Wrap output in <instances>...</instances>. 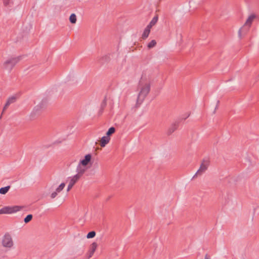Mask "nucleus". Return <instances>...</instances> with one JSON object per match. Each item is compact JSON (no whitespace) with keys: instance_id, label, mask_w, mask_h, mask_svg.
I'll use <instances>...</instances> for the list:
<instances>
[{"instance_id":"nucleus-1","label":"nucleus","mask_w":259,"mask_h":259,"mask_svg":"<svg viewBox=\"0 0 259 259\" xmlns=\"http://www.w3.org/2000/svg\"><path fill=\"white\" fill-rule=\"evenodd\" d=\"M139 89L140 90L137 102L141 104L149 94L150 90V79L146 75H142L139 81Z\"/></svg>"},{"instance_id":"nucleus-2","label":"nucleus","mask_w":259,"mask_h":259,"mask_svg":"<svg viewBox=\"0 0 259 259\" xmlns=\"http://www.w3.org/2000/svg\"><path fill=\"white\" fill-rule=\"evenodd\" d=\"M257 16L254 14H250L247 18L244 25L238 31V36L241 38L249 30L253 22L257 18Z\"/></svg>"},{"instance_id":"nucleus-3","label":"nucleus","mask_w":259,"mask_h":259,"mask_svg":"<svg viewBox=\"0 0 259 259\" xmlns=\"http://www.w3.org/2000/svg\"><path fill=\"white\" fill-rule=\"evenodd\" d=\"M21 56H12L7 58L2 64V68L8 72H10L15 66L20 61Z\"/></svg>"},{"instance_id":"nucleus-4","label":"nucleus","mask_w":259,"mask_h":259,"mask_svg":"<svg viewBox=\"0 0 259 259\" xmlns=\"http://www.w3.org/2000/svg\"><path fill=\"white\" fill-rule=\"evenodd\" d=\"M2 244L4 247L8 249H10L13 246L14 242L10 234L6 233L4 235L2 240Z\"/></svg>"},{"instance_id":"nucleus-5","label":"nucleus","mask_w":259,"mask_h":259,"mask_svg":"<svg viewBox=\"0 0 259 259\" xmlns=\"http://www.w3.org/2000/svg\"><path fill=\"white\" fill-rule=\"evenodd\" d=\"M23 208V206L18 205L6 206L0 209V214H11L15 213L21 210Z\"/></svg>"},{"instance_id":"nucleus-6","label":"nucleus","mask_w":259,"mask_h":259,"mask_svg":"<svg viewBox=\"0 0 259 259\" xmlns=\"http://www.w3.org/2000/svg\"><path fill=\"white\" fill-rule=\"evenodd\" d=\"M209 164L210 161L209 159H203L201 163L199 169L197 170L194 177L201 175L203 173H204L207 169Z\"/></svg>"},{"instance_id":"nucleus-7","label":"nucleus","mask_w":259,"mask_h":259,"mask_svg":"<svg viewBox=\"0 0 259 259\" xmlns=\"http://www.w3.org/2000/svg\"><path fill=\"white\" fill-rule=\"evenodd\" d=\"M97 247L98 244L95 242L92 243L90 245L89 250L85 255L86 259H90L91 257H92Z\"/></svg>"},{"instance_id":"nucleus-8","label":"nucleus","mask_w":259,"mask_h":259,"mask_svg":"<svg viewBox=\"0 0 259 259\" xmlns=\"http://www.w3.org/2000/svg\"><path fill=\"white\" fill-rule=\"evenodd\" d=\"M87 170V168L85 166H84L80 164H78L76 167V175L80 177H82L84 174Z\"/></svg>"},{"instance_id":"nucleus-9","label":"nucleus","mask_w":259,"mask_h":259,"mask_svg":"<svg viewBox=\"0 0 259 259\" xmlns=\"http://www.w3.org/2000/svg\"><path fill=\"white\" fill-rule=\"evenodd\" d=\"M16 101V98L14 96L9 98L7 101L6 104L5 105V106L3 108V110L2 114H3L4 113L5 111L8 108V107L10 106V104L15 102Z\"/></svg>"},{"instance_id":"nucleus-10","label":"nucleus","mask_w":259,"mask_h":259,"mask_svg":"<svg viewBox=\"0 0 259 259\" xmlns=\"http://www.w3.org/2000/svg\"><path fill=\"white\" fill-rule=\"evenodd\" d=\"M91 158L92 155L90 154H87L84 156V158L83 159L80 161L79 163L86 167L91 161Z\"/></svg>"},{"instance_id":"nucleus-11","label":"nucleus","mask_w":259,"mask_h":259,"mask_svg":"<svg viewBox=\"0 0 259 259\" xmlns=\"http://www.w3.org/2000/svg\"><path fill=\"white\" fill-rule=\"evenodd\" d=\"M81 177L75 175L72 177H69L68 178L69 183L72 184V185H74L80 179Z\"/></svg>"},{"instance_id":"nucleus-12","label":"nucleus","mask_w":259,"mask_h":259,"mask_svg":"<svg viewBox=\"0 0 259 259\" xmlns=\"http://www.w3.org/2000/svg\"><path fill=\"white\" fill-rule=\"evenodd\" d=\"M110 140V137L106 136L103 137L100 140V146L102 147H105L109 142Z\"/></svg>"},{"instance_id":"nucleus-13","label":"nucleus","mask_w":259,"mask_h":259,"mask_svg":"<svg viewBox=\"0 0 259 259\" xmlns=\"http://www.w3.org/2000/svg\"><path fill=\"white\" fill-rule=\"evenodd\" d=\"M179 124L178 123L175 122L171 125V126L169 127L168 130V134H171L174 131H175L178 127Z\"/></svg>"},{"instance_id":"nucleus-14","label":"nucleus","mask_w":259,"mask_h":259,"mask_svg":"<svg viewBox=\"0 0 259 259\" xmlns=\"http://www.w3.org/2000/svg\"><path fill=\"white\" fill-rule=\"evenodd\" d=\"M157 20H158V17L157 16L154 17L152 19V20L151 21V22H150L149 25H147V27H148V28H149V29H151L152 27L153 26H154L157 23Z\"/></svg>"},{"instance_id":"nucleus-15","label":"nucleus","mask_w":259,"mask_h":259,"mask_svg":"<svg viewBox=\"0 0 259 259\" xmlns=\"http://www.w3.org/2000/svg\"><path fill=\"white\" fill-rule=\"evenodd\" d=\"M150 30H151L150 29H149V28L146 27V28L144 30V31L142 34V38L143 39H145L147 37H148V36H149V34L150 33Z\"/></svg>"},{"instance_id":"nucleus-16","label":"nucleus","mask_w":259,"mask_h":259,"mask_svg":"<svg viewBox=\"0 0 259 259\" xmlns=\"http://www.w3.org/2000/svg\"><path fill=\"white\" fill-rule=\"evenodd\" d=\"M39 109V107L36 106L33 110L32 112H31L30 114V116L31 117L32 119H33L35 117V114L38 111Z\"/></svg>"},{"instance_id":"nucleus-17","label":"nucleus","mask_w":259,"mask_h":259,"mask_svg":"<svg viewBox=\"0 0 259 259\" xmlns=\"http://www.w3.org/2000/svg\"><path fill=\"white\" fill-rule=\"evenodd\" d=\"M10 188V186H8L5 187H3L0 189V193L2 194H6Z\"/></svg>"},{"instance_id":"nucleus-18","label":"nucleus","mask_w":259,"mask_h":259,"mask_svg":"<svg viewBox=\"0 0 259 259\" xmlns=\"http://www.w3.org/2000/svg\"><path fill=\"white\" fill-rule=\"evenodd\" d=\"M69 21L72 24L76 22V16L75 14H72L69 17Z\"/></svg>"},{"instance_id":"nucleus-19","label":"nucleus","mask_w":259,"mask_h":259,"mask_svg":"<svg viewBox=\"0 0 259 259\" xmlns=\"http://www.w3.org/2000/svg\"><path fill=\"white\" fill-rule=\"evenodd\" d=\"M65 186V183H61L58 186V187L56 189L55 191L57 193H60L61 191H62L63 190V189L64 188Z\"/></svg>"},{"instance_id":"nucleus-20","label":"nucleus","mask_w":259,"mask_h":259,"mask_svg":"<svg viewBox=\"0 0 259 259\" xmlns=\"http://www.w3.org/2000/svg\"><path fill=\"white\" fill-rule=\"evenodd\" d=\"M115 132V129L114 127H110L108 130L107 132L106 133V136L109 137L111 135H112V134L114 133Z\"/></svg>"},{"instance_id":"nucleus-21","label":"nucleus","mask_w":259,"mask_h":259,"mask_svg":"<svg viewBox=\"0 0 259 259\" xmlns=\"http://www.w3.org/2000/svg\"><path fill=\"white\" fill-rule=\"evenodd\" d=\"M156 45V41L155 40H151L148 44V48L149 49H151L155 47Z\"/></svg>"},{"instance_id":"nucleus-22","label":"nucleus","mask_w":259,"mask_h":259,"mask_svg":"<svg viewBox=\"0 0 259 259\" xmlns=\"http://www.w3.org/2000/svg\"><path fill=\"white\" fill-rule=\"evenodd\" d=\"M32 214H28L26 216V217L24 219V222L26 224L29 223L32 219Z\"/></svg>"},{"instance_id":"nucleus-23","label":"nucleus","mask_w":259,"mask_h":259,"mask_svg":"<svg viewBox=\"0 0 259 259\" xmlns=\"http://www.w3.org/2000/svg\"><path fill=\"white\" fill-rule=\"evenodd\" d=\"M96 235V232L95 231H91V232H90L88 234H87V238L89 239V238H92L93 237H94Z\"/></svg>"},{"instance_id":"nucleus-24","label":"nucleus","mask_w":259,"mask_h":259,"mask_svg":"<svg viewBox=\"0 0 259 259\" xmlns=\"http://www.w3.org/2000/svg\"><path fill=\"white\" fill-rule=\"evenodd\" d=\"M57 194H58V193L56 191H54L51 195V198H52V199L55 198L57 196Z\"/></svg>"},{"instance_id":"nucleus-25","label":"nucleus","mask_w":259,"mask_h":259,"mask_svg":"<svg viewBox=\"0 0 259 259\" xmlns=\"http://www.w3.org/2000/svg\"><path fill=\"white\" fill-rule=\"evenodd\" d=\"M73 187V185H72V184H71L70 183H69L68 187H67V192L69 191L72 189V188Z\"/></svg>"},{"instance_id":"nucleus-26","label":"nucleus","mask_w":259,"mask_h":259,"mask_svg":"<svg viewBox=\"0 0 259 259\" xmlns=\"http://www.w3.org/2000/svg\"><path fill=\"white\" fill-rule=\"evenodd\" d=\"M106 105V99H104V100H103L102 103V107H105Z\"/></svg>"},{"instance_id":"nucleus-27","label":"nucleus","mask_w":259,"mask_h":259,"mask_svg":"<svg viewBox=\"0 0 259 259\" xmlns=\"http://www.w3.org/2000/svg\"><path fill=\"white\" fill-rule=\"evenodd\" d=\"M205 259H210V257L209 256H208L207 254H206L205 256Z\"/></svg>"}]
</instances>
